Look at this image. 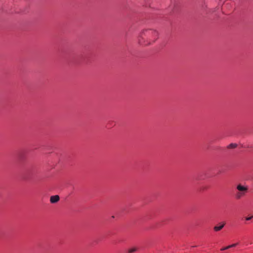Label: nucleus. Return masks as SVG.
<instances>
[{
	"label": "nucleus",
	"mask_w": 253,
	"mask_h": 253,
	"mask_svg": "<svg viewBox=\"0 0 253 253\" xmlns=\"http://www.w3.org/2000/svg\"><path fill=\"white\" fill-rule=\"evenodd\" d=\"M237 147V144L235 143H231L228 146V148L232 149L235 148Z\"/></svg>",
	"instance_id": "39448f33"
},
{
	"label": "nucleus",
	"mask_w": 253,
	"mask_h": 253,
	"mask_svg": "<svg viewBox=\"0 0 253 253\" xmlns=\"http://www.w3.org/2000/svg\"><path fill=\"white\" fill-rule=\"evenodd\" d=\"M224 225H225V223H223L221 225H220V226H215L214 227V228H213L214 230L215 231H220V230H221L223 228Z\"/></svg>",
	"instance_id": "20e7f679"
},
{
	"label": "nucleus",
	"mask_w": 253,
	"mask_h": 253,
	"mask_svg": "<svg viewBox=\"0 0 253 253\" xmlns=\"http://www.w3.org/2000/svg\"><path fill=\"white\" fill-rule=\"evenodd\" d=\"M253 217V216H250V217H246V220H251Z\"/></svg>",
	"instance_id": "9d476101"
},
{
	"label": "nucleus",
	"mask_w": 253,
	"mask_h": 253,
	"mask_svg": "<svg viewBox=\"0 0 253 253\" xmlns=\"http://www.w3.org/2000/svg\"><path fill=\"white\" fill-rule=\"evenodd\" d=\"M237 245H238V243H235V244H232V245H229V249H230V248H232V247H236Z\"/></svg>",
	"instance_id": "0eeeda50"
},
{
	"label": "nucleus",
	"mask_w": 253,
	"mask_h": 253,
	"mask_svg": "<svg viewBox=\"0 0 253 253\" xmlns=\"http://www.w3.org/2000/svg\"><path fill=\"white\" fill-rule=\"evenodd\" d=\"M228 249H229V246L221 249V251H224V250Z\"/></svg>",
	"instance_id": "1a4fd4ad"
},
{
	"label": "nucleus",
	"mask_w": 253,
	"mask_h": 253,
	"mask_svg": "<svg viewBox=\"0 0 253 253\" xmlns=\"http://www.w3.org/2000/svg\"><path fill=\"white\" fill-rule=\"evenodd\" d=\"M137 250V249L136 248H133L132 249H129L128 251V253H132L134 252H135Z\"/></svg>",
	"instance_id": "423d86ee"
},
{
	"label": "nucleus",
	"mask_w": 253,
	"mask_h": 253,
	"mask_svg": "<svg viewBox=\"0 0 253 253\" xmlns=\"http://www.w3.org/2000/svg\"><path fill=\"white\" fill-rule=\"evenodd\" d=\"M237 245H238V243H235V244H232V245H229V249H230V248H232V247H236Z\"/></svg>",
	"instance_id": "6e6552de"
},
{
	"label": "nucleus",
	"mask_w": 253,
	"mask_h": 253,
	"mask_svg": "<svg viewBox=\"0 0 253 253\" xmlns=\"http://www.w3.org/2000/svg\"><path fill=\"white\" fill-rule=\"evenodd\" d=\"M146 35L149 37L150 40L154 42L158 37V33L155 30H147L146 31Z\"/></svg>",
	"instance_id": "f03ea898"
},
{
	"label": "nucleus",
	"mask_w": 253,
	"mask_h": 253,
	"mask_svg": "<svg viewBox=\"0 0 253 253\" xmlns=\"http://www.w3.org/2000/svg\"><path fill=\"white\" fill-rule=\"evenodd\" d=\"M238 192L235 194V198L237 199H240L243 197L248 191V188L246 186L241 184H238L236 187Z\"/></svg>",
	"instance_id": "f257e3e1"
},
{
	"label": "nucleus",
	"mask_w": 253,
	"mask_h": 253,
	"mask_svg": "<svg viewBox=\"0 0 253 253\" xmlns=\"http://www.w3.org/2000/svg\"><path fill=\"white\" fill-rule=\"evenodd\" d=\"M60 200V197L58 195L52 196L50 198V202L52 204L57 203Z\"/></svg>",
	"instance_id": "7ed1b4c3"
}]
</instances>
